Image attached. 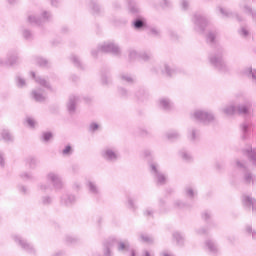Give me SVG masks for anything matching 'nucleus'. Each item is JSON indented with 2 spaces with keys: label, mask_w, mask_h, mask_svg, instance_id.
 Here are the masks:
<instances>
[{
  "label": "nucleus",
  "mask_w": 256,
  "mask_h": 256,
  "mask_svg": "<svg viewBox=\"0 0 256 256\" xmlns=\"http://www.w3.org/2000/svg\"><path fill=\"white\" fill-rule=\"evenodd\" d=\"M244 181L247 183V185H251V183L253 185L256 181V177L255 175L251 174V172H246L244 174Z\"/></svg>",
  "instance_id": "6e6552de"
},
{
  "label": "nucleus",
  "mask_w": 256,
  "mask_h": 256,
  "mask_svg": "<svg viewBox=\"0 0 256 256\" xmlns=\"http://www.w3.org/2000/svg\"><path fill=\"white\" fill-rule=\"evenodd\" d=\"M124 249H127V245L121 243V244L119 245V250H120V251H123Z\"/></svg>",
  "instance_id": "4468645a"
},
{
  "label": "nucleus",
  "mask_w": 256,
  "mask_h": 256,
  "mask_svg": "<svg viewBox=\"0 0 256 256\" xmlns=\"http://www.w3.org/2000/svg\"><path fill=\"white\" fill-rule=\"evenodd\" d=\"M238 34L242 37V39L251 38V30L249 29V26H241L238 30Z\"/></svg>",
  "instance_id": "0eeeda50"
},
{
  "label": "nucleus",
  "mask_w": 256,
  "mask_h": 256,
  "mask_svg": "<svg viewBox=\"0 0 256 256\" xmlns=\"http://www.w3.org/2000/svg\"><path fill=\"white\" fill-rule=\"evenodd\" d=\"M251 127H253V122H251L249 119H246L240 125V129L242 131V139L244 141H247V139H249V137H251Z\"/></svg>",
  "instance_id": "f03ea898"
},
{
  "label": "nucleus",
  "mask_w": 256,
  "mask_h": 256,
  "mask_svg": "<svg viewBox=\"0 0 256 256\" xmlns=\"http://www.w3.org/2000/svg\"><path fill=\"white\" fill-rule=\"evenodd\" d=\"M52 137L53 135L51 134V132H46L43 134L44 141H49Z\"/></svg>",
  "instance_id": "9b49d317"
},
{
  "label": "nucleus",
  "mask_w": 256,
  "mask_h": 256,
  "mask_svg": "<svg viewBox=\"0 0 256 256\" xmlns=\"http://www.w3.org/2000/svg\"><path fill=\"white\" fill-rule=\"evenodd\" d=\"M242 204L247 209H252V213H256V199L255 198L248 196V195H243L242 196Z\"/></svg>",
  "instance_id": "39448f33"
},
{
  "label": "nucleus",
  "mask_w": 256,
  "mask_h": 256,
  "mask_svg": "<svg viewBox=\"0 0 256 256\" xmlns=\"http://www.w3.org/2000/svg\"><path fill=\"white\" fill-rule=\"evenodd\" d=\"M243 75H246L249 79H251L252 83L256 86V69L251 67L245 68L242 71Z\"/></svg>",
  "instance_id": "423d86ee"
},
{
  "label": "nucleus",
  "mask_w": 256,
  "mask_h": 256,
  "mask_svg": "<svg viewBox=\"0 0 256 256\" xmlns=\"http://www.w3.org/2000/svg\"><path fill=\"white\" fill-rule=\"evenodd\" d=\"M237 165H238L240 168L245 169V165H244L243 163L237 162Z\"/></svg>",
  "instance_id": "f3484780"
},
{
  "label": "nucleus",
  "mask_w": 256,
  "mask_h": 256,
  "mask_svg": "<svg viewBox=\"0 0 256 256\" xmlns=\"http://www.w3.org/2000/svg\"><path fill=\"white\" fill-rule=\"evenodd\" d=\"M105 157L106 159H115L117 156L115 155V152H113L112 150H107L105 152Z\"/></svg>",
  "instance_id": "9d476101"
},
{
  "label": "nucleus",
  "mask_w": 256,
  "mask_h": 256,
  "mask_svg": "<svg viewBox=\"0 0 256 256\" xmlns=\"http://www.w3.org/2000/svg\"><path fill=\"white\" fill-rule=\"evenodd\" d=\"M240 10L244 15H248V17H251L252 21L256 23V10L253 9V7L247 3L240 4Z\"/></svg>",
  "instance_id": "20e7f679"
},
{
  "label": "nucleus",
  "mask_w": 256,
  "mask_h": 256,
  "mask_svg": "<svg viewBox=\"0 0 256 256\" xmlns=\"http://www.w3.org/2000/svg\"><path fill=\"white\" fill-rule=\"evenodd\" d=\"M225 15H226V17H230L232 14L229 13V12L226 10Z\"/></svg>",
  "instance_id": "6ab92c4d"
},
{
  "label": "nucleus",
  "mask_w": 256,
  "mask_h": 256,
  "mask_svg": "<svg viewBox=\"0 0 256 256\" xmlns=\"http://www.w3.org/2000/svg\"><path fill=\"white\" fill-rule=\"evenodd\" d=\"M245 231L246 233H248V235H252V239L256 240V231L253 230V227L251 225H247Z\"/></svg>",
  "instance_id": "1a4fd4ad"
},
{
  "label": "nucleus",
  "mask_w": 256,
  "mask_h": 256,
  "mask_svg": "<svg viewBox=\"0 0 256 256\" xmlns=\"http://www.w3.org/2000/svg\"><path fill=\"white\" fill-rule=\"evenodd\" d=\"M91 129L92 131H96V129H99V126L97 124H92Z\"/></svg>",
  "instance_id": "2eb2a0df"
},
{
  "label": "nucleus",
  "mask_w": 256,
  "mask_h": 256,
  "mask_svg": "<svg viewBox=\"0 0 256 256\" xmlns=\"http://www.w3.org/2000/svg\"><path fill=\"white\" fill-rule=\"evenodd\" d=\"M236 19L237 21H245V18H243L242 16L236 15Z\"/></svg>",
  "instance_id": "dca6fc26"
},
{
  "label": "nucleus",
  "mask_w": 256,
  "mask_h": 256,
  "mask_svg": "<svg viewBox=\"0 0 256 256\" xmlns=\"http://www.w3.org/2000/svg\"><path fill=\"white\" fill-rule=\"evenodd\" d=\"M64 155H69L71 153V146H67L64 150H63Z\"/></svg>",
  "instance_id": "ddd939ff"
},
{
  "label": "nucleus",
  "mask_w": 256,
  "mask_h": 256,
  "mask_svg": "<svg viewBox=\"0 0 256 256\" xmlns=\"http://www.w3.org/2000/svg\"><path fill=\"white\" fill-rule=\"evenodd\" d=\"M29 125L33 126L35 125V122L33 120H28Z\"/></svg>",
  "instance_id": "a211bd4d"
},
{
  "label": "nucleus",
  "mask_w": 256,
  "mask_h": 256,
  "mask_svg": "<svg viewBox=\"0 0 256 256\" xmlns=\"http://www.w3.org/2000/svg\"><path fill=\"white\" fill-rule=\"evenodd\" d=\"M252 3H256V0H252Z\"/></svg>",
  "instance_id": "aec40b11"
},
{
  "label": "nucleus",
  "mask_w": 256,
  "mask_h": 256,
  "mask_svg": "<svg viewBox=\"0 0 256 256\" xmlns=\"http://www.w3.org/2000/svg\"><path fill=\"white\" fill-rule=\"evenodd\" d=\"M242 153L248 157L249 161L252 162V165L256 167V148H253L251 145H247L242 149Z\"/></svg>",
  "instance_id": "7ed1b4c3"
},
{
  "label": "nucleus",
  "mask_w": 256,
  "mask_h": 256,
  "mask_svg": "<svg viewBox=\"0 0 256 256\" xmlns=\"http://www.w3.org/2000/svg\"><path fill=\"white\" fill-rule=\"evenodd\" d=\"M226 115H243L244 117H251L253 113V104L251 101L246 100L243 104L238 105L235 107L233 105L226 107L225 110Z\"/></svg>",
  "instance_id": "f257e3e1"
},
{
  "label": "nucleus",
  "mask_w": 256,
  "mask_h": 256,
  "mask_svg": "<svg viewBox=\"0 0 256 256\" xmlns=\"http://www.w3.org/2000/svg\"><path fill=\"white\" fill-rule=\"evenodd\" d=\"M143 21H141V20H137L135 23H134V27L136 28V29H141V27H143Z\"/></svg>",
  "instance_id": "f8f14e48"
}]
</instances>
